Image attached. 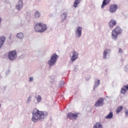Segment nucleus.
Listing matches in <instances>:
<instances>
[{
    "mask_svg": "<svg viewBox=\"0 0 128 128\" xmlns=\"http://www.w3.org/2000/svg\"><path fill=\"white\" fill-rule=\"evenodd\" d=\"M32 120L34 122H36L38 120H42L44 118H46L48 114L44 113V112H41L37 109H35L32 112Z\"/></svg>",
    "mask_w": 128,
    "mask_h": 128,
    "instance_id": "nucleus-1",
    "label": "nucleus"
},
{
    "mask_svg": "<svg viewBox=\"0 0 128 128\" xmlns=\"http://www.w3.org/2000/svg\"><path fill=\"white\" fill-rule=\"evenodd\" d=\"M46 24L42 22H38L34 26V30L36 32H44L46 30Z\"/></svg>",
    "mask_w": 128,
    "mask_h": 128,
    "instance_id": "nucleus-2",
    "label": "nucleus"
},
{
    "mask_svg": "<svg viewBox=\"0 0 128 128\" xmlns=\"http://www.w3.org/2000/svg\"><path fill=\"white\" fill-rule=\"evenodd\" d=\"M121 32H122V30L120 29V28L118 26L116 27L112 31V38H118V34H120Z\"/></svg>",
    "mask_w": 128,
    "mask_h": 128,
    "instance_id": "nucleus-3",
    "label": "nucleus"
},
{
    "mask_svg": "<svg viewBox=\"0 0 128 128\" xmlns=\"http://www.w3.org/2000/svg\"><path fill=\"white\" fill-rule=\"evenodd\" d=\"M58 58V56L56 55V54L54 53L52 54L50 59L48 60V64L50 66H54L56 62V60Z\"/></svg>",
    "mask_w": 128,
    "mask_h": 128,
    "instance_id": "nucleus-4",
    "label": "nucleus"
},
{
    "mask_svg": "<svg viewBox=\"0 0 128 128\" xmlns=\"http://www.w3.org/2000/svg\"><path fill=\"white\" fill-rule=\"evenodd\" d=\"M8 58L10 60H14L16 58V50L10 51L8 52Z\"/></svg>",
    "mask_w": 128,
    "mask_h": 128,
    "instance_id": "nucleus-5",
    "label": "nucleus"
},
{
    "mask_svg": "<svg viewBox=\"0 0 128 128\" xmlns=\"http://www.w3.org/2000/svg\"><path fill=\"white\" fill-rule=\"evenodd\" d=\"M78 113H72L70 112L67 114V118H70V120H76L78 118Z\"/></svg>",
    "mask_w": 128,
    "mask_h": 128,
    "instance_id": "nucleus-6",
    "label": "nucleus"
},
{
    "mask_svg": "<svg viewBox=\"0 0 128 128\" xmlns=\"http://www.w3.org/2000/svg\"><path fill=\"white\" fill-rule=\"evenodd\" d=\"M104 99L103 98H100L95 103V106L98 107L104 106Z\"/></svg>",
    "mask_w": 128,
    "mask_h": 128,
    "instance_id": "nucleus-7",
    "label": "nucleus"
},
{
    "mask_svg": "<svg viewBox=\"0 0 128 128\" xmlns=\"http://www.w3.org/2000/svg\"><path fill=\"white\" fill-rule=\"evenodd\" d=\"M118 5L116 4H112L110 6L109 12L112 13L115 12L116 10H118Z\"/></svg>",
    "mask_w": 128,
    "mask_h": 128,
    "instance_id": "nucleus-8",
    "label": "nucleus"
},
{
    "mask_svg": "<svg viewBox=\"0 0 128 128\" xmlns=\"http://www.w3.org/2000/svg\"><path fill=\"white\" fill-rule=\"evenodd\" d=\"M78 53L74 51L72 52V56L71 58V60H72V62H74V60H76V58H78Z\"/></svg>",
    "mask_w": 128,
    "mask_h": 128,
    "instance_id": "nucleus-9",
    "label": "nucleus"
},
{
    "mask_svg": "<svg viewBox=\"0 0 128 128\" xmlns=\"http://www.w3.org/2000/svg\"><path fill=\"white\" fill-rule=\"evenodd\" d=\"M24 6V2H22V0H19V4L16 6V8L18 10H20Z\"/></svg>",
    "mask_w": 128,
    "mask_h": 128,
    "instance_id": "nucleus-10",
    "label": "nucleus"
},
{
    "mask_svg": "<svg viewBox=\"0 0 128 128\" xmlns=\"http://www.w3.org/2000/svg\"><path fill=\"white\" fill-rule=\"evenodd\" d=\"M6 42V37L4 36H2L0 37V48L2 46V44H4V42Z\"/></svg>",
    "mask_w": 128,
    "mask_h": 128,
    "instance_id": "nucleus-11",
    "label": "nucleus"
},
{
    "mask_svg": "<svg viewBox=\"0 0 128 128\" xmlns=\"http://www.w3.org/2000/svg\"><path fill=\"white\" fill-rule=\"evenodd\" d=\"M82 28L80 27H78L76 28V34L78 35V36L80 38V36H82Z\"/></svg>",
    "mask_w": 128,
    "mask_h": 128,
    "instance_id": "nucleus-12",
    "label": "nucleus"
},
{
    "mask_svg": "<svg viewBox=\"0 0 128 128\" xmlns=\"http://www.w3.org/2000/svg\"><path fill=\"white\" fill-rule=\"evenodd\" d=\"M126 90H128V84L124 86L123 88H122L121 89V94H124L126 92Z\"/></svg>",
    "mask_w": 128,
    "mask_h": 128,
    "instance_id": "nucleus-13",
    "label": "nucleus"
},
{
    "mask_svg": "<svg viewBox=\"0 0 128 128\" xmlns=\"http://www.w3.org/2000/svg\"><path fill=\"white\" fill-rule=\"evenodd\" d=\"M116 24V22L114 20H111L109 22V26L111 28H114V26Z\"/></svg>",
    "mask_w": 128,
    "mask_h": 128,
    "instance_id": "nucleus-14",
    "label": "nucleus"
},
{
    "mask_svg": "<svg viewBox=\"0 0 128 128\" xmlns=\"http://www.w3.org/2000/svg\"><path fill=\"white\" fill-rule=\"evenodd\" d=\"M111 0H104L102 4V8H104L106 4H110Z\"/></svg>",
    "mask_w": 128,
    "mask_h": 128,
    "instance_id": "nucleus-15",
    "label": "nucleus"
},
{
    "mask_svg": "<svg viewBox=\"0 0 128 128\" xmlns=\"http://www.w3.org/2000/svg\"><path fill=\"white\" fill-rule=\"evenodd\" d=\"M93 128H102V126L100 123L96 122L94 125Z\"/></svg>",
    "mask_w": 128,
    "mask_h": 128,
    "instance_id": "nucleus-16",
    "label": "nucleus"
},
{
    "mask_svg": "<svg viewBox=\"0 0 128 128\" xmlns=\"http://www.w3.org/2000/svg\"><path fill=\"white\" fill-rule=\"evenodd\" d=\"M114 116V114H112V112H110L106 116V118L110 119V118H112Z\"/></svg>",
    "mask_w": 128,
    "mask_h": 128,
    "instance_id": "nucleus-17",
    "label": "nucleus"
},
{
    "mask_svg": "<svg viewBox=\"0 0 128 128\" xmlns=\"http://www.w3.org/2000/svg\"><path fill=\"white\" fill-rule=\"evenodd\" d=\"M108 52H110V50H106L103 54V58L104 59L106 58V54H108Z\"/></svg>",
    "mask_w": 128,
    "mask_h": 128,
    "instance_id": "nucleus-18",
    "label": "nucleus"
},
{
    "mask_svg": "<svg viewBox=\"0 0 128 128\" xmlns=\"http://www.w3.org/2000/svg\"><path fill=\"white\" fill-rule=\"evenodd\" d=\"M122 106H119L117 108L116 110V114H120V112H122Z\"/></svg>",
    "mask_w": 128,
    "mask_h": 128,
    "instance_id": "nucleus-19",
    "label": "nucleus"
},
{
    "mask_svg": "<svg viewBox=\"0 0 128 128\" xmlns=\"http://www.w3.org/2000/svg\"><path fill=\"white\" fill-rule=\"evenodd\" d=\"M80 2V0H76L74 4V8H78V4Z\"/></svg>",
    "mask_w": 128,
    "mask_h": 128,
    "instance_id": "nucleus-20",
    "label": "nucleus"
},
{
    "mask_svg": "<svg viewBox=\"0 0 128 128\" xmlns=\"http://www.w3.org/2000/svg\"><path fill=\"white\" fill-rule=\"evenodd\" d=\"M24 34L22 32H20L17 34V38H24Z\"/></svg>",
    "mask_w": 128,
    "mask_h": 128,
    "instance_id": "nucleus-21",
    "label": "nucleus"
},
{
    "mask_svg": "<svg viewBox=\"0 0 128 128\" xmlns=\"http://www.w3.org/2000/svg\"><path fill=\"white\" fill-rule=\"evenodd\" d=\"M61 18L63 20H64L67 18L66 14L64 13L61 15Z\"/></svg>",
    "mask_w": 128,
    "mask_h": 128,
    "instance_id": "nucleus-22",
    "label": "nucleus"
},
{
    "mask_svg": "<svg viewBox=\"0 0 128 128\" xmlns=\"http://www.w3.org/2000/svg\"><path fill=\"white\" fill-rule=\"evenodd\" d=\"M100 80H98L97 82H96V84L94 86V88H98V85L100 84Z\"/></svg>",
    "mask_w": 128,
    "mask_h": 128,
    "instance_id": "nucleus-23",
    "label": "nucleus"
},
{
    "mask_svg": "<svg viewBox=\"0 0 128 128\" xmlns=\"http://www.w3.org/2000/svg\"><path fill=\"white\" fill-rule=\"evenodd\" d=\"M35 18H40V12L36 11L35 12Z\"/></svg>",
    "mask_w": 128,
    "mask_h": 128,
    "instance_id": "nucleus-24",
    "label": "nucleus"
},
{
    "mask_svg": "<svg viewBox=\"0 0 128 128\" xmlns=\"http://www.w3.org/2000/svg\"><path fill=\"white\" fill-rule=\"evenodd\" d=\"M37 100L38 102L42 100V96H38L37 98Z\"/></svg>",
    "mask_w": 128,
    "mask_h": 128,
    "instance_id": "nucleus-25",
    "label": "nucleus"
},
{
    "mask_svg": "<svg viewBox=\"0 0 128 128\" xmlns=\"http://www.w3.org/2000/svg\"><path fill=\"white\" fill-rule=\"evenodd\" d=\"M118 52H120V54H122V48H120L118 49Z\"/></svg>",
    "mask_w": 128,
    "mask_h": 128,
    "instance_id": "nucleus-26",
    "label": "nucleus"
},
{
    "mask_svg": "<svg viewBox=\"0 0 128 128\" xmlns=\"http://www.w3.org/2000/svg\"><path fill=\"white\" fill-rule=\"evenodd\" d=\"M32 80H34V78L32 77H30L29 82H32Z\"/></svg>",
    "mask_w": 128,
    "mask_h": 128,
    "instance_id": "nucleus-27",
    "label": "nucleus"
},
{
    "mask_svg": "<svg viewBox=\"0 0 128 128\" xmlns=\"http://www.w3.org/2000/svg\"><path fill=\"white\" fill-rule=\"evenodd\" d=\"M125 114H128V110H125Z\"/></svg>",
    "mask_w": 128,
    "mask_h": 128,
    "instance_id": "nucleus-28",
    "label": "nucleus"
},
{
    "mask_svg": "<svg viewBox=\"0 0 128 128\" xmlns=\"http://www.w3.org/2000/svg\"><path fill=\"white\" fill-rule=\"evenodd\" d=\"M2 22V18H0V22Z\"/></svg>",
    "mask_w": 128,
    "mask_h": 128,
    "instance_id": "nucleus-29",
    "label": "nucleus"
},
{
    "mask_svg": "<svg viewBox=\"0 0 128 128\" xmlns=\"http://www.w3.org/2000/svg\"><path fill=\"white\" fill-rule=\"evenodd\" d=\"M0 106H1V105H0Z\"/></svg>",
    "mask_w": 128,
    "mask_h": 128,
    "instance_id": "nucleus-30",
    "label": "nucleus"
}]
</instances>
